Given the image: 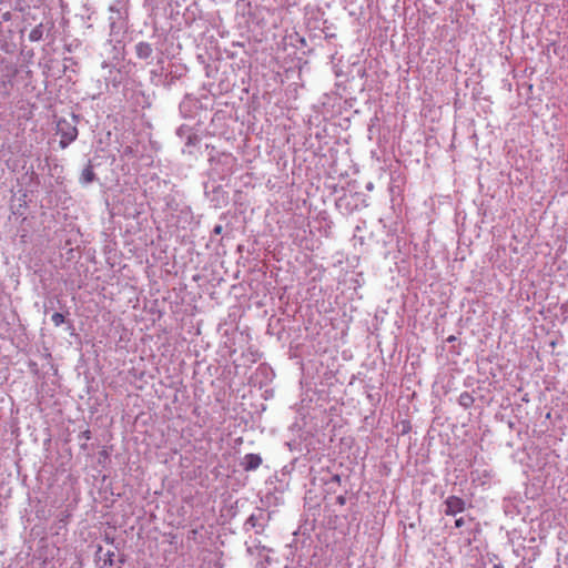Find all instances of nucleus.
<instances>
[{"label": "nucleus", "instance_id": "nucleus-1", "mask_svg": "<svg viewBox=\"0 0 568 568\" xmlns=\"http://www.w3.org/2000/svg\"><path fill=\"white\" fill-rule=\"evenodd\" d=\"M57 133L60 135V146L67 148L78 138L77 116L72 114L71 121L61 119L57 122Z\"/></svg>", "mask_w": 568, "mask_h": 568}, {"label": "nucleus", "instance_id": "nucleus-2", "mask_svg": "<svg viewBox=\"0 0 568 568\" xmlns=\"http://www.w3.org/2000/svg\"><path fill=\"white\" fill-rule=\"evenodd\" d=\"M445 514L447 516H455L459 513H463L466 507V503L464 499L457 496H449L445 500Z\"/></svg>", "mask_w": 568, "mask_h": 568}, {"label": "nucleus", "instance_id": "nucleus-3", "mask_svg": "<svg viewBox=\"0 0 568 568\" xmlns=\"http://www.w3.org/2000/svg\"><path fill=\"white\" fill-rule=\"evenodd\" d=\"M262 464V457L257 454H246L241 460V466L245 471L257 469Z\"/></svg>", "mask_w": 568, "mask_h": 568}, {"label": "nucleus", "instance_id": "nucleus-4", "mask_svg": "<svg viewBox=\"0 0 568 568\" xmlns=\"http://www.w3.org/2000/svg\"><path fill=\"white\" fill-rule=\"evenodd\" d=\"M135 53H136L138 58L148 60L152 57V53H153L152 45L146 42H139L135 45Z\"/></svg>", "mask_w": 568, "mask_h": 568}, {"label": "nucleus", "instance_id": "nucleus-5", "mask_svg": "<svg viewBox=\"0 0 568 568\" xmlns=\"http://www.w3.org/2000/svg\"><path fill=\"white\" fill-rule=\"evenodd\" d=\"M43 34H44V27L42 23H39L38 26H36L30 32H29V40L31 42H39L43 39Z\"/></svg>", "mask_w": 568, "mask_h": 568}, {"label": "nucleus", "instance_id": "nucleus-6", "mask_svg": "<svg viewBox=\"0 0 568 568\" xmlns=\"http://www.w3.org/2000/svg\"><path fill=\"white\" fill-rule=\"evenodd\" d=\"M95 180V173L92 165H88L81 173L80 181L83 184H89Z\"/></svg>", "mask_w": 568, "mask_h": 568}, {"label": "nucleus", "instance_id": "nucleus-7", "mask_svg": "<svg viewBox=\"0 0 568 568\" xmlns=\"http://www.w3.org/2000/svg\"><path fill=\"white\" fill-rule=\"evenodd\" d=\"M475 398L468 392H463L458 397V404L464 408H469L474 405Z\"/></svg>", "mask_w": 568, "mask_h": 568}, {"label": "nucleus", "instance_id": "nucleus-8", "mask_svg": "<svg viewBox=\"0 0 568 568\" xmlns=\"http://www.w3.org/2000/svg\"><path fill=\"white\" fill-rule=\"evenodd\" d=\"M51 321H52L53 325L55 327H58V326H60V325H62L64 323L65 317H64L63 314L57 312V313L52 314Z\"/></svg>", "mask_w": 568, "mask_h": 568}, {"label": "nucleus", "instance_id": "nucleus-9", "mask_svg": "<svg viewBox=\"0 0 568 568\" xmlns=\"http://www.w3.org/2000/svg\"><path fill=\"white\" fill-rule=\"evenodd\" d=\"M465 523H466V518H465V517H460V518H458V519H456V520H455V526H456L457 528H460L462 526H464V525H465Z\"/></svg>", "mask_w": 568, "mask_h": 568}, {"label": "nucleus", "instance_id": "nucleus-10", "mask_svg": "<svg viewBox=\"0 0 568 568\" xmlns=\"http://www.w3.org/2000/svg\"><path fill=\"white\" fill-rule=\"evenodd\" d=\"M336 501H337V504H339V505H342V506H343V505H345V503H346V497L341 495V496H338V497L336 498Z\"/></svg>", "mask_w": 568, "mask_h": 568}, {"label": "nucleus", "instance_id": "nucleus-11", "mask_svg": "<svg viewBox=\"0 0 568 568\" xmlns=\"http://www.w3.org/2000/svg\"><path fill=\"white\" fill-rule=\"evenodd\" d=\"M222 230H223L222 225H216V226L214 227V233H215V234H221V233H222Z\"/></svg>", "mask_w": 568, "mask_h": 568}, {"label": "nucleus", "instance_id": "nucleus-12", "mask_svg": "<svg viewBox=\"0 0 568 568\" xmlns=\"http://www.w3.org/2000/svg\"><path fill=\"white\" fill-rule=\"evenodd\" d=\"M333 481H335V483H339V481H341V477H339V475H335V476H333Z\"/></svg>", "mask_w": 568, "mask_h": 568}, {"label": "nucleus", "instance_id": "nucleus-13", "mask_svg": "<svg viewBox=\"0 0 568 568\" xmlns=\"http://www.w3.org/2000/svg\"><path fill=\"white\" fill-rule=\"evenodd\" d=\"M84 437L88 438V439L90 438V432L89 430L84 432Z\"/></svg>", "mask_w": 568, "mask_h": 568}, {"label": "nucleus", "instance_id": "nucleus-14", "mask_svg": "<svg viewBox=\"0 0 568 568\" xmlns=\"http://www.w3.org/2000/svg\"><path fill=\"white\" fill-rule=\"evenodd\" d=\"M467 520H468V521H473V520H474V518H473V517H470V516H468Z\"/></svg>", "mask_w": 568, "mask_h": 568}, {"label": "nucleus", "instance_id": "nucleus-15", "mask_svg": "<svg viewBox=\"0 0 568 568\" xmlns=\"http://www.w3.org/2000/svg\"><path fill=\"white\" fill-rule=\"evenodd\" d=\"M494 568H503L500 565H495Z\"/></svg>", "mask_w": 568, "mask_h": 568}]
</instances>
